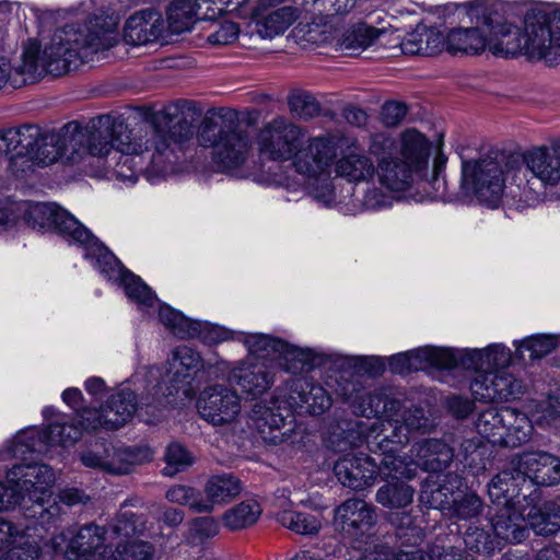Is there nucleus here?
I'll list each match as a JSON object with an SVG mask.
<instances>
[{"instance_id": "f257e3e1", "label": "nucleus", "mask_w": 560, "mask_h": 560, "mask_svg": "<svg viewBox=\"0 0 560 560\" xmlns=\"http://www.w3.org/2000/svg\"><path fill=\"white\" fill-rule=\"evenodd\" d=\"M369 152L376 164L359 150V142L352 139L348 150L336 159L334 171L348 183H368L377 175L378 183L393 192L410 189L423 190L434 198L446 192L443 176L447 163L442 143H434L416 128H406L396 137L384 132L370 136Z\"/></svg>"}, {"instance_id": "f03ea898", "label": "nucleus", "mask_w": 560, "mask_h": 560, "mask_svg": "<svg viewBox=\"0 0 560 560\" xmlns=\"http://www.w3.org/2000/svg\"><path fill=\"white\" fill-rule=\"evenodd\" d=\"M189 109L190 106L186 103L166 107L164 121L151 126L144 132L141 129L131 131L122 124L88 128L71 126V133L83 136L77 150L78 162L86 154L106 156L113 149L124 154H141L151 149L163 153L172 142H182L191 136V125L184 117L185 112Z\"/></svg>"}, {"instance_id": "7ed1b4c3", "label": "nucleus", "mask_w": 560, "mask_h": 560, "mask_svg": "<svg viewBox=\"0 0 560 560\" xmlns=\"http://www.w3.org/2000/svg\"><path fill=\"white\" fill-rule=\"evenodd\" d=\"M487 27L488 51L495 57L525 56L547 66L560 63V12H526L523 26L502 21L498 12L482 14Z\"/></svg>"}, {"instance_id": "20e7f679", "label": "nucleus", "mask_w": 560, "mask_h": 560, "mask_svg": "<svg viewBox=\"0 0 560 560\" xmlns=\"http://www.w3.org/2000/svg\"><path fill=\"white\" fill-rule=\"evenodd\" d=\"M358 0H258L253 9L255 30L269 40L284 34L294 23L301 40L320 45L328 40L326 19L351 11Z\"/></svg>"}, {"instance_id": "39448f33", "label": "nucleus", "mask_w": 560, "mask_h": 560, "mask_svg": "<svg viewBox=\"0 0 560 560\" xmlns=\"http://www.w3.org/2000/svg\"><path fill=\"white\" fill-rule=\"evenodd\" d=\"M118 22L109 15H97L83 26L68 25L56 31L42 49L35 39H28L24 46L35 45L34 60L45 73L62 75L77 68L91 54L108 49L118 42Z\"/></svg>"}, {"instance_id": "423d86ee", "label": "nucleus", "mask_w": 560, "mask_h": 560, "mask_svg": "<svg viewBox=\"0 0 560 560\" xmlns=\"http://www.w3.org/2000/svg\"><path fill=\"white\" fill-rule=\"evenodd\" d=\"M197 141L211 150L212 161L221 171L244 165L252 149L249 132L233 110H220L206 117L199 126Z\"/></svg>"}, {"instance_id": "0eeeda50", "label": "nucleus", "mask_w": 560, "mask_h": 560, "mask_svg": "<svg viewBox=\"0 0 560 560\" xmlns=\"http://www.w3.org/2000/svg\"><path fill=\"white\" fill-rule=\"evenodd\" d=\"M517 161L514 154L490 151L462 163V185L481 202L495 207L503 195L516 189Z\"/></svg>"}, {"instance_id": "6e6552de", "label": "nucleus", "mask_w": 560, "mask_h": 560, "mask_svg": "<svg viewBox=\"0 0 560 560\" xmlns=\"http://www.w3.org/2000/svg\"><path fill=\"white\" fill-rule=\"evenodd\" d=\"M514 159L517 161V184L516 189L510 191V198L521 206L535 205L545 188L560 184V139L514 154Z\"/></svg>"}, {"instance_id": "1a4fd4ad", "label": "nucleus", "mask_w": 560, "mask_h": 560, "mask_svg": "<svg viewBox=\"0 0 560 560\" xmlns=\"http://www.w3.org/2000/svg\"><path fill=\"white\" fill-rule=\"evenodd\" d=\"M511 471L498 474L489 485L493 503L504 505L516 491L520 481L529 479L539 486H552L560 481V459L545 452H527L511 460Z\"/></svg>"}, {"instance_id": "9d476101", "label": "nucleus", "mask_w": 560, "mask_h": 560, "mask_svg": "<svg viewBox=\"0 0 560 560\" xmlns=\"http://www.w3.org/2000/svg\"><path fill=\"white\" fill-rule=\"evenodd\" d=\"M153 553L145 541L121 544L113 552L105 545L104 530L95 525L82 527L66 550L68 560H152Z\"/></svg>"}, {"instance_id": "9b49d317", "label": "nucleus", "mask_w": 560, "mask_h": 560, "mask_svg": "<svg viewBox=\"0 0 560 560\" xmlns=\"http://www.w3.org/2000/svg\"><path fill=\"white\" fill-rule=\"evenodd\" d=\"M476 429L493 445L514 447L528 441L533 425L526 415L515 409L490 407L479 413Z\"/></svg>"}, {"instance_id": "f8f14e48", "label": "nucleus", "mask_w": 560, "mask_h": 560, "mask_svg": "<svg viewBox=\"0 0 560 560\" xmlns=\"http://www.w3.org/2000/svg\"><path fill=\"white\" fill-rule=\"evenodd\" d=\"M305 138L302 127L282 116L275 117L264 125L256 137L259 154L270 161L293 160L295 151Z\"/></svg>"}, {"instance_id": "ddd939ff", "label": "nucleus", "mask_w": 560, "mask_h": 560, "mask_svg": "<svg viewBox=\"0 0 560 560\" xmlns=\"http://www.w3.org/2000/svg\"><path fill=\"white\" fill-rule=\"evenodd\" d=\"M341 137L323 135L308 138L295 151L292 165L295 171L308 178H329L338 155Z\"/></svg>"}, {"instance_id": "4468645a", "label": "nucleus", "mask_w": 560, "mask_h": 560, "mask_svg": "<svg viewBox=\"0 0 560 560\" xmlns=\"http://www.w3.org/2000/svg\"><path fill=\"white\" fill-rule=\"evenodd\" d=\"M527 522L536 533L549 535L560 529V515L550 516L536 508H532L526 515L518 514L510 508L504 506L492 520V530L495 539L502 542H520L525 538L526 528L523 523Z\"/></svg>"}, {"instance_id": "2eb2a0df", "label": "nucleus", "mask_w": 560, "mask_h": 560, "mask_svg": "<svg viewBox=\"0 0 560 560\" xmlns=\"http://www.w3.org/2000/svg\"><path fill=\"white\" fill-rule=\"evenodd\" d=\"M16 210L33 229H54L73 242H86L90 237L85 226L56 205L20 201Z\"/></svg>"}, {"instance_id": "dca6fc26", "label": "nucleus", "mask_w": 560, "mask_h": 560, "mask_svg": "<svg viewBox=\"0 0 560 560\" xmlns=\"http://www.w3.org/2000/svg\"><path fill=\"white\" fill-rule=\"evenodd\" d=\"M55 480V472L45 464L14 465L7 474L5 487L23 495L21 503L27 499L42 509L40 514H52L44 504L45 495Z\"/></svg>"}, {"instance_id": "f3484780", "label": "nucleus", "mask_w": 560, "mask_h": 560, "mask_svg": "<svg viewBox=\"0 0 560 560\" xmlns=\"http://www.w3.org/2000/svg\"><path fill=\"white\" fill-rule=\"evenodd\" d=\"M355 412L363 417L370 418L371 415H385L394 418H399V427H402L404 433L408 436L412 432H425L432 425V421L425 417L424 411L420 408L404 409L398 401L389 399L381 394H369L361 398V401L355 407Z\"/></svg>"}, {"instance_id": "a211bd4d", "label": "nucleus", "mask_w": 560, "mask_h": 560, "mask_svg": "<svg viewBox=\"0 0 560 560\" xmlns=\"http://www.w3.org/2000/svg\"><path fill=\"white\" fill-rule=\"evenodd\" d=\"M198 412L202 419L213 425L234 422L242 409L237 393L224 385L205 388L197 401Z\"/></svg>"}, {"instance_id": "6ab92c4d", "label": "nucleus", "mask_w": 560, "mask_h": 560, "mask_svg": "<svg viewBox=\"0 0 560 560\" xmlns=\"http://www.w3.org/2000/svg\"><path fill=\"white\" fill-rule=\"evenodd\" d=\"M289 418H291V410L284 401L278 398L256 404L250 415L261 439L275 445L291 436L292 427L290 422H287Z\"/></svg>"}, {"instance_id": "aec40b11", "label": "nucleus", "mask_w": 560, "mask_h": 560, "mask_svg": "<svg viewBox=\"0 0 560 560\" xmlns=\"http://www.w3.org/2000/svg\"><path fill=\"white\" fill-rule=\"evenodd\" d=\"M81 133H71V126H66L59 135H50L36 140V150L30 159L31 167L35 162L38 165H49L59 159L66 162H78V148L83 140Z\"/></svg>"}, {"instance_id": "412c9836", "label": "nucleus", "mask_w": 560, "mask_h": 560, "mask_svg": "<svg viewBox=\"0 0 560 560\" xmlns=\"http://www.w3.org/2000/svg\"><path fill=\"white\" fill-rule=\"evenodd\" d=\"M375 524V508L364 500L348 499L335 509V528L354 539L368 534Z\"/></svg>"}, {"instance_id": "4be33fe9", "label": "nucleus", "mask_w": 560, "mask_h": 560, "mask_svg": "<svg viewBox=\"0 0 560 560\" xmlns=\"http://www.w3.org/2000/svg\"><path fill=\"white\" fill-rule=\"evenodd\" d=\"M203 361L200 354L194 349L182 346L172 351L167 361V372L165 384L178 392L183 390L184 395L189 397L194 393L191 381L202 369Z\"/></svg>"}, {"instance_id": "5701e85b", "label": "nucleus", "mask_w": 560, "mask_h": 560, "mask_svg": "<svg viewBox=\"0 0 560 560\" xmlns=\"http://www.w3.org/2000/svg\"><path fill=\"white\" fill-rule=\"evenodd\" d=\"M8 549L2 560H37L40 539L31 529L21 530L0 516V550Z\"/></svg>"}, {"instance_id": "b1692460", "label": "nucleus", "mask_w": 560, "mask_h": 560, "mask_svg": "<svg viewBox=\"0 0 560 560\" xmlns=\"http://www.w3.org/2000/svg\"><path fill=\"white\" fill-rule=\"evenodd\" d=\"M338 480L353 490H363L374 483L377 476V462L368 455H348L335 464Z\"/></svg>"}, {"instance_id": "393cba45", "label": "nucleus", "mask_w": 560, "mask_h": 560, "mask_svg": "<svg viewBox=\"0 0 560 560\" xmlns=\"http://www.w3.org/2000/svg\"><path fill=\"white\" fill-rule=\"evenodd\" d=\"M475 399L482 401L509 400L522 393V386L505 371L478 374L470 384Z\"/></svg>"}, {"instance_id": "a878e982", "label": "nucleus", "mask_w": 560, "mask_h": 560, "mask_svg": "<svg viewBox=\"0 0 560 560\" xmlns=\"http://www.w3.org/2000/svg\"><path fill=\"white\" fill-rule=\"evenodd\" d=\"M376 418L368 434V444L371 450H378L384 453H397L408 443V434L399 427V418L388 415H371Z\"/></svg>"}, {"instance_id": "bb28decb", "label": "nucleus", "mask_w": 560, "mask_h": 560, "mask_svg": "<svg viewBox=\"0 0 560 560\" xmlns=\"http://www.w3.org/2000/svg\"><path fill=\"white\" fill-rule=\"evenodd\" d=\"M243 490L241 480L232 474L210 476L203 486L201 502L203 513H211L237 498Z\"/></svg>"}, {"instance_id": "cd10ccee", "label": "nucleus", "mask_w": 560, "mask_h": 560, "mask_svg": "<svg viewBox=\"0 0 560 560\" xmlns=\"http://www.w3.org/2000/svg\"><path fill=\"white\" fill-rule=\"evenodd\" d=\"M166 24L158 12L140 11L125 23L124 40L130 45H145L160 39Z\"/></svg>"}, {"instance_id": "c85d7f7f", "label": "nucleus", "mask_w": 560, "mask_h": 560, "mask_svg": "<svg viewBox=\"0 0 560 560\" xmlns=\"http://www.w3.org/2000/svg\"><path fill=\"white\" fill-rule=\"evenodd\" d=\"M35 45L23 46L21 60L14 67L10 61L0 57V90L10 85L13 89L22 88L26 84H33L40 79V71L34 60Z\"/></svg>"}, {"instance_id": "c756f323", "label": "nucleus", "mask_w": 560, "mask_h": 560, "mask_svg": "<svg viewBox=\"0 0 560 560\" xmlns=\"http://www.w3.org/2000/svg\"><path fill=\"white\" fill-rule=\"evenodd\" d=\"M445 50L451 55L477 56L488 50L487 27H454L445 34Z\"/></svg>"}, {"instance_id": "7c9ffc66", "label": "nucleus", "mask_w": 560, "mask_h": 560, "mask_svg": "<svg viewBox=\"0 0 560 560\" xmlns=\"http://www.w3.org/2000/svg\"><path fill=\"white\" fill-rule=\"evenodd\" d=\"M410 456L413 465L425 471H440L446 468L453 458V452L442 441L425 440L412 445Z\"/></svg>"}, {"instance_id": "2f4dec72", "label": "nucleus", "mask_w": 560, "mask_h": 560, "mask_svg": "<svg viewBox=\"0 0 560 560\" xmlns=\"http://www.w3.org/2000/svg\"><path fill=\"white\" fill-rule=\"evenodd\" d=\"M401 52L405 55L433 56L445 49V34L439 28L418 25L400 43Z\"/></svg>"}, {"instance_id": "473e14b6", "label": "nucleus", "mask_w": 560, "mask_h": 560, "mask_svg": "<svg viewBox=\"0 0 560 560\" xmlns=\"http://www.w3.org/2000/svg\"><path fill=\"white\" fill-rule=\"evenodd\" d=\"M233 380L241 389L256 396L265 393L272 383V377L265 362L248 358L233 371Z\"/></svg>"}, {"instance_id": "72a5a7b5", "label": "nucleus", "mask_w": 560, "mask_h": 560, "mask_svg": "<svg viewBox=\"0 0 560 560\" xmlns=\"http://www.w3.org/2000/svg\"><path fill=\"white\" fill-rule=\"evenodd\" d=\"M258 0L255 2L257 3ZM256 4L250 9L249 18L252 20V24L255 26V22L253 19V9ZM256 35L258 38L262 39L256 32L255 27L252 33L242 34L240 24L231 21L223 20L219 22H214L210 25V33L207 36V40L209 44L214 46H225L235 43L238 38H242V43L244 46L254 47L256 46Z\"/></svg>"}, {"instance_id": "f704fd0d", "label": "nucleus", "mask_w": 560, "mask_h": 560, "mask_svg": "<svg viewBox=\"0 0 560 560\" xmlns=\"http://www.w3.org/2000/svg\"><path fill=\"white\" fill-rule=\"evenodd\" d=\"M27 132L28 129H8L0 135V140L3 142L0 149L13 153L10 166L16 175L25 173L31 168V161L24 152V150H27L32 144L33 138L31 135H27Z\"/></svg>"}, {"instance_id": "c9c22d12", "label": "nucleus", "mask_w": 560, "mask_h": 560, "mask_svg": "<svg viewBox=\"0 0 560 560\" xmlns=\"http://www.w3.org/2000/svg\"><path fill=\"white\" fill-rule=\"evenodd\" d=\"M86 242H77L86 249V257L95 259V267L109 280L118 282L128 269L115 257L113 253L103 246L89 231Z\"/></svg>"}, {"instance_id": "e433bc0d", "label": "nucleus", "mask_w": 560, "mask_h": 560, "mask_svg": "<svg viewBox=\"0 0 560 560\" xmlns=\"http://www.w3.org/2000/svg\"><path fill=\"white\" fill-rule=\"evenodd\" d=\"M136 395L122 389L110 396L105 407H103V417L107 429H117L126 424L137 410Z\"/></svg>"}, {"instance_id": "4c0bfd02", "label": "nucleus", "mask_w": 560, "mask_h": 560, "mask_svg": "<svg viewBox=\"0 0 560 560\" xmlns=\"http://www.w3.org/2000/svg\"><path fill=\"white\" fill-rule=\"evenodd\" d=\"M110 460L107 472L128 474L133 466L151 460L152 452L148 447H115L110 445Z\"/></svg>"}, {"instance_id": "58836bf2", "label": "nucleus", "mask_w": 560, "mask_h": 560, "mask_svg": "<svg viewBox=\"0 0 560 560\" xmlns=\"http://www.w3.org/2000/svg\"><path fill=\"white\" fill-rule=\"evenodd\" d=\"M471 360L478 374H488L504 371L511 363L512 355L504 346L494 345L482 350H475Z\"/></svg>"}, {"instance_id": "ea45409f", "label": "nucleus", "mask_w": 560, "mask_h": 560, "mask_svg": "<svg viewBox=\"0 0 560 560\" xmlns=\"http://www.w3.org/2000/svg\"><path fill=\"white\" fill-rule=\"evenodd\" d=\"M261 512L260 504L256 500L248 499L226 510L222 521L229 529L241 530L254 525L259 520Z\"/></svg>"}, {"instance_id": "a19ab883", "label": "nucleus", "mask_w": 560, "mask_h": 560, "mask_svg": "<svg viewBox=\"0 0 560 560\" xmlns=\"http://www.w3.org/2000/svg\"><path fill=\"white\" fill-rule=\"evenodd\" d=\"M415 490L402 480L387 481L375 494L378 504L387 509H404L412 503Z\"/></svg>"}, {"instance_id": "79ce46f5", "label": "nucleus", "mask_w": 560, "mask_h": 560, "mask_svg": "<svg viewBox=\"0 0 560 560\" xmlns=\"http://www.w3.org/2000/svg\"><path fill=\"white\" fill-rule=\"evenodd\" d=\"M382 455L383 457L380 463H377V475H380L382 479H411L416 476L417 470L410 455L408 458L399 457L396 453H384Z\"/></svg>"}, {"instance_id": "37998d69", "label": "nucleus", "mask_w": 560, "mask_h": 560, "mask_svg": "<svg viewBox=\"0 0 560 560\" xmlns=\"http://www.w3.org/2000/svg\"><path fill=\"white\" fill-rule=\"evenodd\" d=\"M198 16L192 0H174L167 10V26L172 34L189 31Z\"/></svg>"}, {"instance_id": "c03bdc74", "label": "nucleus", "mask_w": 560, "mask_h": 560, "mask_svg": "<svg viewBox=\"0 0 560 560\" xmlns=\"http://www.w3.org/2000/svg\"><path fill=\"white\" fill-rule=\"evenodd\" d=\"M300 401H294L305 412L317 416L324 413L331 406V398L319 385L304 383L300 386Z\"/></svg>"}, {"instance_id": "a18cd8bd", "label": "nucleus", "mask_w": 560, "mask_h": 560, "mask_svg": "<svg viewBox=\"0 0 560 560\" xmlns=\"http://www.w3.org/2000/svg\"><path fill=\"white\" fill-rule=\"evenodd\" d=\"M382 33L372 26L358 25L342 35L340 47L350 55L359 54L370 47Z\"/></svg>"}, {"instance_id": "49530a36", "label": "nucleus", "mask_w": 560, "mask_h": 560, "mask_svg": "<svg viewBox=\"0 0 560 560\" xmlns=\"http://www.w3.org/2000/svg\"><path fill=\"white\" fill-rule=\"evenodd\" d=\"M159 319L166 329L178 338H192L198 332L197 322H192L167 305L160 306Z\"/></svg>"}, {"instance_id": "de8ad7c7", "label": "nucleus", "mask_w": 560, "mask_h": 560, "mask_svg": "<svg viewBox=\"0 0 560 560\" xmlns=\"http://www.w3.org/2000/svg\"><path fill=\"white\" fill-rule=\"evenodd\" d=\"M277 520L283 527L300 535H316L322 529V520L308 513L282 511Z\"/></svg>"}, {"instance_id": "09e8293b", "label": "nucleus", "mask_w": 560, "mask_h": 560, "mask_svg": "<svg viewBox=\"0 0 560 560\" xmlns=\"http://www.w3.org/2000/svg\"><path fill=\"white\" fill-rule=\"evenodd\" d=\"M557 346V339L548 335H536L522 340L516 346V354L526 360L539 359L550 353Z\"/></svg>"}, {"instance_id": "8fccbe9b", "label": "nucleus", "mask_w": 560, "mask_h": 560, "mask_svg": "<svg viewBox=\"0 0 560 560\" xmlns=\"http://www.w3.org/2000/svg\"><path fill=\"white\" fill-rule=\"evenodd\" d=\"M81 436L82 430L72 423H52L40 439L45 444L67 447L75 444Z\"/></svg>"}, {"instance_id": "3c124183", "label": "nucleus", "mask_w": 560, "mask_h": 560, "mask_svg": "<svg viewBox=\"0 0 560 560\" xmlns=\"http://www.w3.org/2000/svg\"><path fill=\"white\" fill-rule=\"evenodd\" d=\"M125 289L127 296L142 306H152L156 300L151 289L131 271H127L118 281Z\"/></svg>"}, {"instance_id": "603ef678", "label": "nucleus", "mask_w": 560, "mask_h": 560, "mask_svg": "<svg viewBox=\"0 0 560 560\" xmlns=\"http://www.w3.org/2000/svg\"><path fill=\"white\" fill-rule=\"evenodd\" d=\"M464 542L467 549L479 555L489 556L497 549H500V541L491 536L489 532L478 528L469 527L465 534Z\"/></svg>"}, {"instance_id": "864d4df0", "label": "nucleus", "mask_w": 560, "mask_h": 560, "mask_svg": "<svg viewBox=\"0 0 560 560\" xmlns=\"http://www.w3.org/2000/svg\"><path fill=\"white\" fill-rule=\"evenodd\" d=\"M245 343L248 348L252 359L257 361L256 358H268L276 353H282L285 345L270 336L254 334L246 337Z\"/></svg>"}, {"instance_id": "5fc2aeb1", "label": "nucleus", "mask_w": 560, "mask_h": 560, "mask_svg": "<svg viewBox=\"0 0 560 560\" xmlns=\"http://www.w3.org/2000/svg\"><path fill=\"white\" fill-rule=\"evenodd\" d=\"M112 527L117 536L126 538L143 535L149 529L148 522L143 515L129 511L119 513Z\"/></svg>"}, {"instance_id": "6e6d98bb", "label": "nucleus", "mask_w": 560, "mask_h": 560, "mask_svg": "<svg viewBox=\"0 0 560 560\" xmlns=\"http://www.w3.org/2000/svg\"><path fill=\"white\" fill-rule=\"evenodd\" d=\"M165 498L172 503L187 505L196 513H203V511H201V493L196 488L177 485L166 491Z\"/></svg>"}, {"instance_id": "4d7b16f0", "label": "nucleus", "mask_w": 560, "mask_h": 560, "mask_svg": "<svg viewBox=\"0 0 560 560\" xmlns=\"http://www.w3.org/2000/svg\"><path fill=\"white\" fill-rule=\"evenodd\" d=\"M110 458V444L107 443H95L80 455V460L85 467L105 472Z\"/></svg>"}, {"instance_id": "13d9d810", "label": "nucleus", "mask_w": 560, "mask_h": 560, "mask_svg": "<svg viewBox=\"0 0 560 560\" xmlns=\"http://www.w3.org/2000/svg\"><path fill=\"white\" fill-rule=\"evenodd\" d=\"M481 501L475 494H467L460 500H453V514L458 520H469L479 515L481 511Z\"/></svg>"}, {"instance_id": "bf43d9fd", "label": "nucleus", "mask_w": 560, "mask_h": 560, "mask_svg": "<svg viewBox=\"0 0 560 560\" xmlns=\"http://www.w3.org/2000/svg\"><path fill=\"white\" fill-rule=\"evenodd\" d=\"M233 331L224 327L198 323V332L195 337H199L207 345H218L233 339Z\"/></svg>"}, {"instance_id": "052dcab7", "label": "nucleus", "mask_w": 560, "mask_h": 560, "mask_svg": "<svg viewBox=\"0 0 560 560\" xmlns=\"http://www.w3.org/2000/svg\"><path fill=\"white\" fill-rule=\"evenodd\" d=\"M77 419L80 430L83 432H93L98 429H107L105 417H103V407L97 409H82L77 412Z\"/></svg>"}, {"instance_id": "680f3d73", "label": "nucleus", "mask_w": 560, "mask_h": 560, "mask_svg": "<svg viewBox=\"0 0 560 560\" xmlns=\"http://www.w3.org/2000/svg\"><path fill=\"white\" fill-rule=\"evenodd\" d=\"M291 109L301 119L307 120L318 115L319 104L310 95L295 96L290 102Z\"/></svg>"}, {"instance_id": "e2e57ef3", "label": "nucleus", "mask_w": 560, "mask_h": 560, "mask_svg": "<svg viewBox=\"0 0 560 560\" xmlns=\"http://www.w3.org/2000/svg\"><path fill=\"white\" fill-rule=\"evenodd\" d=\"M418 355L438 368L447 369L455 364L454 355L446 349L424 348L418 351Z\"/></svg>"}, {"instance_id": "0e129e2a", "label": "nucleus", "mask_w": 560, "mask_h": 560, "mask_svg": "<svg viewBox=\"0 0 560 560\" xmlns=\"http://www.w3.org/2000/svg\"><path fill=\"white\" fill-rule=\"evenodd\" d=\"M165 460L168 466H174L176 470L184 469L194 463V458L188 451L177 443L168 445L165 452Z\"/></svg>"}, {"instance_id": "69168bd1", "label": "nucleus", "mask_w": 560, "mask_h": 560, "mask_svg": "<svg viewBox=\"0 0 560 560\" xmlns=\"http://www.w3.org/2000/svg\"><path fill=\"white\" fill-rule=\"evenodd\" d=\"M190 533L200 540L212 538L219 533V525L213 517H197L190 524Z\"/></svg>"}, {"instance_id": "338daca9", "label": "nucleus", "mask_w": 560, "mask_h": 560, "mask_svg": "<svg viewBox=\"0 0 560 560\" xmlns=\"http://www.w3.org/2000/svg\"><path fill=\"white\" fill-rule=\"evenodd\" d=\"M406 114L407 108L404 104L398 102H387L382 107V122L387 128H394L402 121Z\"/></svg>"}, {"instance_id": "774afa93", "label": "nucleus", "mask_w": 560, "mask_h": 560, "mask_svg": "<svg viewBox=\"0 0 560 560\" xmlns=\"http://www.w3.org/2000/svg\"><path fill=\"white\" fill-rule=\"evenodd\" d=\"M192 2L198 16L201 19L212 20L223 14L221 0H194Z\"/></svg>"}]
</instances>
